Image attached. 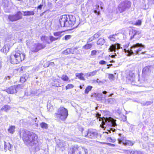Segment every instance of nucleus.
Instances as JSON below:
<instances>
[{
  "label": "nucleus",
  "instance_id": "obj_1",
  "mask_svg": "<svg viewBox=\"0 0 154 154\" xmlns=\"http://www.w3.org/2000/svg\"><path fill=\"white\" fill-rule=\"evenodd\" d=\"M20 135L28 146L34 147L38 143V136L32 132L22 130L20 131Z\"/></svg>",
  "mask_w": 154,
  "mask_h": 154
},
{
  "label": "nucleus",
  "instance_id": "obj_2",
  "mask_svg": "<svg viewBox=\"0 0 154 154\" xmlns=\"http://www.w3.org/2000/svg\"><path fill=\"white\" fill-rule=\"evenodd\" d=\"M25 57L24 53H22L18 49L13 51L10 55V61L13 64H17L23 60Z\"/></svg>",
  "mask_w": 154,
  "mask_h": 154
},
{
  "label": "nucleus",
  "instance_id": "obj_3",
  "mask_svg": "<svg viewBox=\"0 0 154 154\" xmlns=\"http://www.w3.org/2000/svg\"><path fill=\"white\" fill-rule=\"evenodd\" d=\"M142 47L144 48V46L141 44L138 43L131 46L130 50H126L125 49L124 50L125 53H128L127 55L130 56L134 53H135L136 54H138L142 50Z\"/></svg>",
  "mask_w": 154,
  "mask_h": 154
},
{
  "label": "nucleus",
  "instance_id": "obj_4",
  "mask_svg": "<svg viewBox=\"0 0 154 154\" xmlns=\"http://www.w3.org/2000/svg\"><path fill=\"white\" fill-rule=\"evenodd\" d=\"M67 110L63 107H60L55 113V117L58 119L64 121L68 116Z\"/></svg>",
  "mask_w": 154,
  "mask_h": 154
},
{
  "label": "nucleus",
  "instance_id": "obj_5",
  "mask_svg": "<svg viewBox=\"0 0 154 154\" xmlns=\"http://www.w3.org/2000/svg\"><path fill=\"white\" fill-rule=\"evenodd\" d=\"M116 120L111 117L103 118L102 119V124L100 126L103 128L107 127H115L117 125Z\"/></svg>",
  "mask_w": 154,
  "mask_h": 154
},
{
  "label": "nucleus",
  "instance_id": "obj_6",
  "mask_svg": "<svg viewBox=\"0 0 154 154\" xmlns=\"http://www.w3.org/2000/svg\"><path fill=\"white\" fill-rule=\"evenodd\" d=\"M131 3L128 1L122 2L118 6V9L120 12H122L129 9L131 7Z\"/></svg>",
  "mask_w": 154,
  "mask_h": 154
},
{
  "label": "nucleus",
  "instance_id": "obj_7",
  "mask_svg": "<svg viewBox=\"0 0 154 154\" xmlns=\"http://www.w3.org/2000/svg\"><path fill=\"white\" fill-rule=\"evenodd\" d=\"M79 152V154H88L87 149L82 146H75L72 148L71 154H78L77 152Z\"/></svg>",
  "mask_w": 154,
  "mask_h": 154
},
{
  "label": "nucleus",
  "instance_id": "obj_8",
  "mask_svg": "<svg viewBox=\"0 0 154 154\" xmlns=\"http://www.w3.org/2000/svg\"><path fill=\"white\" fill-rule=\"evenodd\" d=\"M23 87L20 85L12 86L5 90L8 93L13 94L16 93L18 90L20 89Z\"/></svg>",
  "mask_w": 154,
  "mask_h": 154
},
{
  "label": "nucleus",
  "instance_id": "obj_9",
  "mask_svg": "<svg viewBox=\"0 0 154 154\" xmlns=\"http://www.w3.org/2000/svg\"><path fill=\"white\" fill-rule=\"evenodd\" d=\"M8 19L11 21L13 22L21 19L22 18V13L21 11H18L15 15H9Z\"/></svg>",
  "mask_w": 154,
  "mask_h": 154
},
{
  "label": "nucleus",
  "instance_id": "obj_10",
  "mask_svg": "<svg viewBox=\"0 0 154 154\" xmlns=\"http://www.w3.org/2000/svg\"><path fill=\"white\" fill-rule=\"evenodd\" d=\"M45 47V45L39 43L34 44L31 46L30 51L32 52H36Z\"/></svg>",
  "mask_w": 154,
  "mask_h": 154
},
{
  "label": "nucleus",
  "instance_id": "obj_11",
  "mask_svg": "<svg viewBox=\"0 0 154 154\" xmlns=\"http://www.w3.org/2000/svg\"><path fill=\"white\" fill-rule=\"evenodd\" d=\"M2 5L4 7V9L6 12H9L11 9V2L8 0H3Z\"/></svg>",
  "mask_w": 154,
  "mask_h": 154
},
{
  "label": "nucleus",
  "instance_id": "obj_12",
  "mask_svg": "<svg viewBox=\"0 0 154 154\" xmlns=\"http://www.w3.org/2000/svg\"><path fill=\"white\" fill-rule=\"evenodd\" d=\"M68 19L66 15H64L60 17L59 20V23L61 27H66V23Z\"/></svg>",
  "mask_w": 154,
  "mask_h": 154
},
{
  "label": "nucleus",
  "instance_id": "obj_13",
  "mask_svg": "<svg viewBox=\"0 0 154 154\" xmlns=\"http://www.w3.org/2000/svg\"><path fill=\"white\" fill-rule=\"evenodd\" d=\"M69 20L67 19V22L66 24V27H72L75 23L76 21V18L75 16L72 15L68 16Z\"/></svg>",
  "mask_w": 154,
  "mask_h": 154
},
{
  "label": "nucleus",
  "instance_id": "obj_14",
  "mask_svg": "<svg viewBox=\"0 0 154 154\" xmlns=\"http://www.w3.org/2000/svg\"><path fill=\"white\" fill-rule=\"evenodd\" d=\"M140 32L139 31L132 29L129 32V34L131 35V39H132L134 38H139V35Z\"/></svg>",
  "mask_w": 154,
  "mask_h": 154
},
{
  "label": "nucleus",
  "instance_id": "obj_15",
  "mask_svg": "<svg viewBox=\"0 0 154 154\" xmlns=\"http://www.w3.org/2000/svg\"><path fill=\"white\" fill-rule=\"evenodd\" d=\"M67 143L65 141L59 140L57 142V146L62 151H63L65 149V147Z\"/></svg>",
  "mask_w": 154,
  "mask_h": 154
},
{
  "label": "nucleus",
  "instance_id": "obj_16",
  "mask_svg": "<svg viewBox=\"0 0 154 154\" xmlns=\"http://www.w3.org/2000/svg\"><path fill=\"white\" fill-rule=\"evenodd\" d=\"M118 141L119 143H122L124 145L132 146L134 144V143L133 142L128 140H124L122 138H118Z\"/></svg>",
  "mask_w": 154,
  "mask_h": 154
},
{
  "label": "nucleus",
  "instance_id": "obj_17",
  "mask_svg": "<svg viewBox=\"0 0 154 154\" xmlns=\"http://www.w3.org/2000/svg\"><path fill=\"white\" fill-rule=\"evenodd\" d=\"M97 134V131L95 129H90L88 130V137L90 138H93Z\"/></svg>",
  "mask_w": 154,
  "mask_h": 154
},
{
  "label": "nucleus",
  "instance_id": "obj_18",
  "mask_svg": "<svg viewBox=\"0 0 154 154\" xmlns=\"http://www.w3.org/2000/svg\"><path fill=\"white\" fill-rule=\"evenodd\" d=\"M120 48V44L117 43L115 45H112L110 46L108 50L110 52L114 51L115 52H116L117 51H116V50L117 49L118 50Z\"/></svg>",
  "mask_w": 154,
  "mask_h": 154
},
{
  "label": "nucleus",
  "instance_id": "obj_19",
  "mask_svg": "<svg viewBox=\"0 0 154 154\" xmlns=\"http://www.w3.org/2000/svg\"><path fill=\"white\" fill-rule=\"evenodd\" d=\"M4 147L5 152L7 150L11 151L13 149V145L9 142L4 141Z\"/></svg>",
  "mask_w": 154,
  "mask_h": 154
},
{
  "label": "nucleus",
  "instance_id": "obj_20",
  "mask_svg": "<svg viewBox=\"0 0 154 154\" xmlns=\"http://www.w3.org/2000/svg\"><path fill=\"white\" fill-rule=\"evenodd\" d=\"M10 48L8 45L6 44L4 46L3 48L1 49V51L4 53H7L8 52Z\"/></svg>",
  "mask_w": 154,
  "mask_h": 154
},
{
  "label": "nucleus",
  "instance_id": "obj_21",
  "mask_svg": "<svg viewBox=\"0 0 154 154\" xmlns=\"http://www.w3.org/2000/svg\"><path fill=\"white\" fill-rule=\"evenodd\" d=\"M37 90H35L34 91H32V90H30L29 92H25V95L27 96H28L30 95L31 94L36 95L37 93Z\"/></svg>",
  "mask_w": 154,
  "mask_h": 154
},
{
  "label": "nucleus",
  "instance_id": "obj_22",
  "mask_svg": "<svg viewBox=\"0 0 154 154\" xmlns=\"http://www.w3.org/2000/svg\"><path fill=\"white\" fill-rule=\"evenodd\" d=\"M92 43L89 44L87 43L86 45L83 46L82 49L83 50L89 49L92 47Z\"/></svg>",
  "mask_w": 154,
  "mask_h": 154
},
{
  "label": "nucleus",
  "instance_id": "obj_23",
  "mask_svg": "<svg viewBox=\"0 0 154 154\" xmlns=\"http://www.w3.org/2000/svg\"><path fill=\"white\" fill-rule=\"evenodd\" d=\"M23 16H30V15H33L35 13L33 11H23Z\"/></svg>",
  "mask_w": 154,
  "mask_h": 154
},
{
  "label": "nucleus",
  "instance_id": "obj_24",
  "mask_svg": "<svg viewBox=\"0 0 154 154\" xmlns=\"http://www.w3.org/2000/svg\"><path fill=\"white\" fill-rule=\"evenodd\" d=\"M41 40L44 43H46L48 44L50 43V42L49 41V37L46 36H42L41 38Z\"/></svg>",
  "mask_w": 154,
  "mask_h": 154
},
{
  "label": "nucleus",
  "instance_id": "obj_25",
  "mask_svg": "<svg viewBox=\"0 0 154 154\" xmlns=\"http://www.w3.org/2000/svg\"><path fill=\"white\" fill-rule=\"evenodd\" d=\"M63 32H58L54 33V35L55 36H58V37L57 38H58V39H60L61 37L63 35L62 34Z\"/></svg>",
  "mask_w": 154,
  "mask_h": 154
},
{
  "label": "nucleus",
  "instance_id": "obj_26",
  "mask_svg": "<svg viewBox=\"0 0 154 154\" xmlns=\"http://www.w3.org/2000/svg\"><path fill=\"white\" fill-rule=\"evenodd\" d=\"M76 77L78 78L80 80H85V79L84 78L83 75L84 74L82 73H76L75 74Z\"/></svg>",
  "mask_w": 154,
  "mask_h": 154
},
{
  "label": "nucleus",
  "instance_id": "obj_27",
  "mask_svg": "<svg viewBox=\"0 0 154 154\" xmlns=\"http://www.w3.org/2000/svg\"><path fill=\"white\" fill-rule=\"evenodd\" d=\"M63 54L66 55L68 54H73V51L72 49L68 48L63 52Z\"/></svg>",
  "mask_w": 154,
  "mask_h": 154
},
{
  "label": "nucleus",
  "instance_id": "obj_28",
  "mask_svg": "<svg viewBox=\"0 0 154 154\" xmlns=\"http://www.w3.org/2000/svg\"><path fill=\"white\" fill-rule=\"evenodd\" d=\"M10 109V107L8 105H5L2 107L0 111L7 112Z\"/></svg>",
  "mask_w": 154,
  "mask_h": 154
},
{
  "label": "nucleus",
  "instance_id": "obj_29",
  "mask_svg": "<svg viewBox=\"0 0 154 154\" xmlns=\"http://www.w3.org/2000/svg\"><path fill=\"white\" fill-rule=\"evenodd\" d=\"M15 128V127L14 126H11L8 128V131L9 133L12 134L14 133Z\"/></svg>",
  "mask_w": 154,
  "mask_h": 154
},
{
  "label": "nucleus",
  "instance_id": "obj_30",
  "mask_svg": "<svg viewBox=\"0 0 154 154\" xmlns=\"http://www.w3.org/2000/svg\"><path fill=\"white\" fill-rule=\"evenodd\" d=\"M130 154H144L143 152L139 150L131 151Z\"/></svg>",
  "mask_w": 154,
  "mask_h": 154
},
{
  "label": "nucleus",
  "instance_id": "obj_31",
  "mask_svg": "<svg viewBox=\"0 0 154 154\" xmlns=\"http://www.w3.org/2000/svg\"><path fill=\"white\" fill-rule=\"evenodd\" d=\"M117 34L110 35L109 37V38L112 41L115 42L116 39V36Z\"/></svg>",
  "mask_w": 154,
  "mask_h": 154
},
{
  "label": "nucleus",
  "instance_id": "obj_32",
  "mask_svg": "<svg viewBox=\"0 0 154 154\" xmlns=\"http://www.w3.org/2000/svg\"><path fill=\"white\" fill-rule=\"evenodd\" d=\"M105 41L103 38H100L97 42L98 45H103L105 43Z\"/></svg>",
  "mask_w": 154,
  "mask_h": 154
},
{
  "label": "nucleus",
  "instance_id": "obj_33",
  "mask_svg": "<svg viewBox=\"0 0 154 154\" xmlns=\"http://www.w3.org/2000/svg\"><path fill=\"white\" fill-rule=\"evenodd\" d=\"M40 127L44 129H47L48 128V124L45 122H42L40 124Z\"/></svg>",
  "mask_w": 154,
  "mask_h": 154
},
{
  "label": "nucleus",
  "instance_id": "obj_34",
  "mask_svg": "<svg viewBox=\"0 0 154 154\" xmlns=\"http://www.w3.org/2000/svg\"><path fill=\"white\" fill-rule=\"evenodd\" d=\"M141 23L142 21L140 20H138L134 22L133 24L136 26H140L141 25Z\"/></svg>",
  "mask_w": 154,
  "mask_h": 154
},
{
  "label": "nucleus",
  "instance_id": "obj_35",
  "mask_svg": "<svg viewBox=\"0 0 154 154\" xmlns=\"http://www.w3.org/2000/svg\"><path fill=\"white\" fill-rule=\"evenodd\" d=\"M61 79L64 81H67L69 80V78L66 75H63L61 77Z\"/></svg>",
  "mask_w": 154,
  "mask_h": 154
},
{
  "label": "nucleus",
  "instance_id": "obj_36",
  "mask_svg": "<svg viewBox=\"0 0 154 154\" xmlns=\"http://www.w3.org/2000/svg\"><path fill=\"white\" fill-rule=\"evenodd\" d=\"M100 70L97 69L95 70L92 72H89L90 75V76H93L96 75L97 73Z\"/></svg>",
  "mask_w": 154,
  "mask_h": 154
},
{
  "label": "nucleus",
  "instance_id": "obj_37",
  "mask_svg": "<svg viewBox=\"0 0 154 154\" xmlns=\"http://www.w3.org/2000/svg\"><path fill=\"white\" fill-rule=\"evenodd\" d=\"M92 88V87L90 86H88L86 88L85 91V93L88 94L89 92L90 91Z\"/></svg>",
  "mask_w": 154,
  "mask_h": 154
},
{
  "label": "nucleus",
  "instance_id": "obj_38",
  "mask_svg": "<svg viewBox=\"0 0 154 154\" xmlns=\"http://www.w3.org/2000/svg\"><path fill=\"white\" fill-rule=\"evenodd\" d=\"M49 40H50V42H52L54 41H55L57 39H58V38H57L54 37L53 36H50L49 37Z\"/></svg>",
  "mask_w": 154,
  "mask_h": 154
},
{
  "label": "nucleus",
  "instance_id": "obj_39",
  "mask_svg": "<svg viewBox=\"0 0 154 154\" xmlns=\"http://www.w3.org/2000/svg\"><path fill=\"white\" fill-rule=\"evenodd\" d=\"M74 87V86L73 85L69 84L67 85L66 87V90L72 88Z\"/></svg>",
  "mask_w": 154,
  "mask_h": 154
},
{
  "label": "nucleus",
  "instance_id": "obj_40",
  "mask_svg": "<svg viewBox=\"0 0 154 154\" xmlns=\"http://www.w3.org/2000/svg\"><path fill=\"white\" fill-rule=\"evenodd\" d=\"M115 99L112 98H110L107 99V101L111 104L113 103L115 101Z\"/></svg>",
  "mask_w": 154,
  "mask_h": 154
},
{
  "label": "nucleus",
  "instance_id": "obj_41",
  "mask_svg": "<svg viewBox=\"0 0 154 154\" xmlns=\"http://www.w3.org/2000/svg\"><path fill=\"white\" fill-rule=\"evenodd\" d=\"M96 9L94 11V12L96 13H97L98 14V13H99V5H96Z\"/></svg>",
  "mask_w": 154,
  "mask_h": 154
},
{
  "label": "nucleus",
  "instance_id": "obj_42",
  "mask_svg": "<svg viewBox=\"0 0 154 154\" xmlns=\"http://www.w3.org/2000/svg\"><path fill=\"white\" fill-rule=\"evenodd\" d=\"M129 76H130V75H129V76H128L127 77V78L128 79L130 80L131 81H133L134 80V74H132L131 75L130 78H129Z\"/></svg>",
  "mask_w": 154,
  "mask_h": 154
},
{
  "label": "nucleus",
  "instance_id": "obj_43",
  "mask_svg": "<svg viewBox=\"0 0 154 154\" xmlns=\"http://www.w3.org/2000/svg\"><path fill=\"white\" fill-rule=\"evenodd\" d=\"M94 39L95 38L93 36L89 38L88 39V41L87 42V43H88L91 42L93 40H94Z\"/></svg>",
  "mask_w": 154,
  "mask_h": 154
},
{
  "label": "nucleus",
  "instance_id": "obj_44",
  "mask_svg": "<svg viewBox=\"0 0 154 154\" xmlns=\"http://www.w3.org/2000/svg\"><path fill=\"white\" fill-rule=\"evenodd\" d=\"M82 135L83 136L86 137H88V131H86L84 133L83 132L82 133Z\"/></svg>",
  "mask_w": 154,
  "mask_h": 154
},
{
  "label": "nucleus",
  "instance_id": "obj_45",
  "mask_svg": "<svg viewBox=\"0 0 154 154\" xmlns=\"http://www.w3.org/2000/svg\"><path fill=\"white\" fill-rule=\"evenodd\" d=\"M115 131H116L115 129L111 128H110V130H107V132L106 131L105 132L106 133L108 134L109 132L111 133V131H112V132H115Z\"/></svg>",
  "mask_w": 154,
  "mask_h": 154
},
{
  "label": "nucleus",
  "instance_id": "obj_46",
  "mask_svg": "<svg viewBox=\"0 0 154 154\" xmlns=\"http://www.w3.org/2000/svg\"><path fill=\"white\" fill-rule=\"evenodd\" d=\"M71 37V36L70 35H67L65 36L64 39L66 40H67L70 38Z\"/></svg>",
  "mask_w": 154,
  "mask_h": 154
},
{
  "label": "nucleus",
  "instance_id": "obj_47",
  "mask_svg": "<svg viewBox=\"0 0 154 154\" xmlns=\"http://www.w3.org/2000/svg\"><path fill=\"white\" fill-rule=\"evenodd\" d=\"M26 79L24 77L22 76L20 78V81L22 83H23L26 81Z\"/></svg>",
  "mask_w": 154,
  "mask_h": 154
},
{
  "label": "nucleus",
  "instance_id": "obj_48",
  "mask_svg": "<svg viewBox=\"0 0 154 154\" xmlns=\"http://www.w3.org/2000/svg\"><path fill=\"white\" fill-rule=\"evenodd\" d=\"M108 139L109 141L112 142H114L116 140L115 139L113 138L112 139L111 137H109Z\"/></svg>",
  "mask_w": 154,
  "mask_h": 154
},
{
  "label": "nucleus",
  "instance_id": "obj_49",
  "mask_svg": "<svg viewBox=\"0 0 154 154\" xmlns=\"http://www.w3.org/2000/svg\"><path fill=\"white\" fill-rule=\"evenodd\" d=\"M100 35V34L99 33H97L95 34L94 36H93L94 38H98Z\"/></svg>",
  "mask_w": 154,
  "mask_h": 154
},
{
  "label": "nucleus",
  "instance_id": "obj_50",
  "mask_svg": "<svg viewBox=\"0 0 154 154\" xmlns=\"http://www.w3.org/2000/svg\"><path fill=\"white\" fill-rule=\"evenodd\" d=\"M108 78L109 79L112 80L114 78V76L113 75L110 74L109 75Z\"/></svg>",
  "mask_w": 154,
  "mask_h": 154
},
{
  "label": "nucleus",
  "instance_id": "obj_51",
  "mask_svg": "<svg viewBox=\"0 0 154 154\" xmlns=\"http://www.w3.org/2000/svg\"><path fill=\"white\" fill-rule=\"evenodd\" d=\"M99 63L101 65H104L106 64V62L103 60H101L99 62Z\"/></svg>",
  "mask_w": 154,
  "mask_h": 154
},
{
  "label": "nucleus",
  "instance_id": "obj_52",
  "mask_svg": "<svg viewBox=\"0 0 154 154\" xmlns=\"http://www.w3.org/2000/svg\"><path fill=\"white\" fill-rule=\"evenodd\" d=\"M96 53V51L95 50H93L91 51V55L92 56L95 55Z\"/></svg>",
  "mask_w": 154,
  "mask_h": 154
},
{
  "label": "nucleus",
  "instance_id": "obj_53",
  "mask_svg": "<svg viewBox=\"0 0 154 154\" xmlns=\"http://www.w3.org/2000/svg\"><path fill=\"white\" fill-rule=\"evenodd\" d=\"M84 76H86V77H91L89 72H88L87 73L85 74L84 75Z\"/></svg>",
  "mask_w": 154,
  "mask_h": 154
},
{
  "label": "nucleus",
  "instance_id": "obj_54",
  "mask_svg": "<svg viewBox=\"0 0 154 154\" xmlns=\"http://www.w3.org/2000/svg\"><path fill=\"white\" fill-rule=\"evenodd\" d=\"M152 103V101L146 102L145 104V105H148L151 104Z\"/></svg>",
  "mask_w": 154,
  "mask_h": 154
},
{
  "label": "nucleus",
  "instance_id": "obj_55",
  "mask_svg": "<svg viewBox=\"0 0 154 154\" xmlns=\"http://www.w3.org/2000/svg\"><path fill=\"white\" fill-rule=\"evenodd\" d=\"M79 130L82 133L84 131V128L82 127H80L79 128Z\"/></svg>",
  "mask_w": 154,
  "mask_h": 154
},
{
  "label": "nucleus",
  "instance_id": "obj_56",
  "mask_svg": "<svg viewBox=\"0 0 154 154\" xmlns=\"http://www.w3.org/2000/svg\"><path fill=\"white\" fill-rule=\"evenodd\" d=\"M43 6V5L42 4L40 5L37 7L38 9H39L40 10H41Z\"/></svg>",
  "mask_w": 154,
  "mask_h": 154
},
{
  "label": "nucleus",
  "instance_id": "obj_57",
  "mask_svg": "<svg viewBox=\"0 0 154 154\" xmlns=\"http://www.w3.org/2000/svg\"><path fill=\"white\" fill-rule=\"evenodd\" d=\"M26 44L28 46H29L30 45V42L29 41H27L26 42Z\"/></svg>",
  "mask_w": 154,
  "mask_h": 154
},
{
  "label": "nucleus",
  "instance_id": "obj_58",
  "mask_svg": "<svg viewBox=\"0 0 154 154\" xmlns=\"http://www.w3.org/2000/svg\"><path fill=\"white\" fill-rule=\"evenodd\" d=\"M148 69V68L147 67H145L144 68L143 70V71L144 72L145 71H146V70H147Z\"/></svg>",
  "mask_w": 154,
  "mask_h": 154
},
{
  "label": "nucleus",
  "instance_id": "obj_59",
  "mask_svg": "<svg viewBox=\"0 0 154 154\" xmlns=\"http://www.w3.org/2000/svg\"><path fill=\"white\" fill-rule=\"evenodd\" d=\"M10 76H8L6 77L5 78V80H6L8 79H10Z\"/></svg>",
  "mask_w": 154,
  "mask_h": 154
},
{
  "label": "nucleus",
  "instance_id": "obj_60",
  "mask_svg": "<svg viewBox=\"0 0 154 154\" xmlns=\"http://www.w3.org/2000/svg\"><path fill=\"white\" fill-rule=\"evenodd\" d=\"M49 65L52 66H54V62H51L49 63Z\"/></svg>",
  "mask_w": 154,
  "mask_h": 154
},
{
  "label": "nucleus",
  "instance_id": "obj_61",
  "mask_svg": "<svg viewBox=\"0 0 154 154\" xmlns=\"http://www.w3.org/2000/svg\"><path fill=\"white\" fill-rule=\"evenodd\" d=\"M102 4V2H100V9L102 10L103 9V7L102 5H101V4Z\"/></svg>",
  "mask_w": 154,
  "mask_h": 154
},
{
  "label": "nucleus",
  "instance_id": "obj_62",
  "mask_svg": "<svg viewBox=\"0 0 154 154\" xmlns=\"http://www.w3.org/2000/svg\"><path fill=\"white\" fill-rule=\"evenodd\" d=\"M96 82L98 83H100L101 82V81L99 80V79H97V80H96Z\"/></svg>",
  "mask_w": 154,
  "mask_h": 154
},
{
  "label": "nucleus",
  "instance_id": "obj_63",
  "mask_svg": "<svg viewBox=\"0 0 154 154\" xmlns=\"http://www.w3.org/2000/svg\"><path fill=\"white\" fill-rule=\"evenodd\" d=\"M2 63L1 61H0V69L2 67Z\"/></svg>",
  "mask_w": 154,
  "mask_h": 154
},
{
  "label": "nucleus",
  "instance_id": "obj_64",
  "mask_svg": "<svg viewBox=\"0 0 154 154\" xmlns=\"http://www.w3.org/2000/svg\"><path fill=\"white\" fill-rule=\"evenodd\" d=\"M115 55H111V57L112 58H113V57H114V56H115V55H116V53H115Z\"/></svg>",
  "mask_w": 154,
  "mask_h": 154
}]
</instances>
